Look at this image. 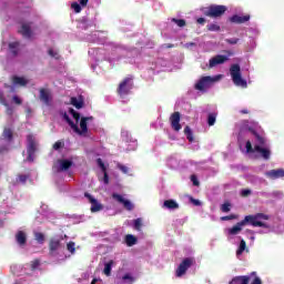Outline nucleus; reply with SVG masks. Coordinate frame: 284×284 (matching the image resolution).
I'll return each instance as SVG.
<instances>
[{"instance_id": "57", "label": "nucleus", "mask_w": 284, "mask_h": 284, "mask_svg": "<svg viewBox=\"0 0 284 284\" xmlns=\"http://www.w3.org/2000/svg\"><path fill=\"white\" fill-rule=\"evenodd\" d=\"M103 183L104 185H108L110 183V175H108V173H103Z\"/></svg>"}, {"instance_id": "64", "label": "nucleus", "mask_w": 284, "mask_h": 284, "mask_svg": "<svg viewBox=\"0 0 284 284\" xmlns=\"http://www.w3.org/2000/svg\"><path fill=\"white\" fill-rule=\"evenodd\" d=\"M240 112H241V114H250V111L247 109H243Z\"/></svg>"}, {"instance_id": "51", "label": "nucleus", "mask_w": 284, "mask_h": 284, "mask_svg": "<svg viewBox=\"0 0 284 284\" xmlns=\"http://www.w3.org/2000/svg\"><path fill=\"white\" fill-rule=\"evenodd\" d=\"M72 119H74L77 123H79V120L81 119V113L72 110Z\"/></svg>"}, {"instance_id": "15", "label": "nucleus", "mask_w": 284, "mask_h": 284, "mask_svg": "<svg viewBox=\"0 0 284 284\" xmlns=\"http://www.w3.org/2000/svg\"><path fill=\"white\" fill-rule=\"evenodd\" d=\"M59 250H61V241L58 239H51L49 241V254L51 256H54V254H57V252H59Z\"/></svg>"}, {"instance_id": "14", "label": "nucleus", "mask_w": 284, "mask_h": 284, "mask_svg": "<svg viewBox=\"0 0 284 284\" xmlns=\"http://www.w3.org/2000/svg\"><path fill=\"white\" fill-rule=\"evenodd\" d=\"M171 128L175 132H180L181 130V113L179 111L174 112L170 116Z\"/></svg>"}, {"instance_id": "11", "label": "nucleus", "mask_w": 284, "mask_h": 284, "mask_svg": "<svg viewBox=\"0 0 284 284\" xmlns=\"http://www.w3.org/2000/svg\"><path fill=\"white\" fill-rule=\"evenodd\" d=\"M40 94H39V99L40 101L47 105L48 108H50V105H52V92H50L49 89H43L41 88L39 90Z\"/></svg>"}, {"instance_id": "34", "label": "nucleus", "mask_w": 284, "mask_h": 284, "mask_svg": "<svg viewBox=\"0 0 284 284\" xmlns=\"http://www.w3.org/2000/svg\"><path fill=\"white\" fill-rule=\"evenodd\" d=\"M248 276H250V281L253 278L251 284H263V281L261 280V277L256 275V272H252Z\"/></svg>"}, {"instance_id": "44", "label": "nucleus", "mask_w": 284, "mask_h": 284, "mask_svg": "<svg viewBox=\"0 0 284 284\" xmlns=\"http://www.w3.org/2000/svg\"><path fill=\"white\" fill-rule=\"evenodd\" d=\"M141 227H143V222L141 221V219L134 220V229L141 231Z\"/></svg>"}, {"instance_id": "53", "label": "nucleus", "mask_w": 284, "mask_h": 284, "mask_svg": "<svg viewBox=\"0 0 284 284\" xmlns=\"http://www.w3.org/2000/svg\"><path fill=\"white\" fill-rule=\"evenodd\" d=\"M12 101L13 103H16V105H21V103H23V101L21 100V98H19V95H13Z\"/></svg>"}, {"instance_id": "17", "label": "nucleus", "mask_w": 284, "mask_h": 284, "mask_svg": "<svg viewBox=\"0 0 284 284\" xmlns=\"http://www.w3.org/2000/svg\"><path fill=\"white\" fill-rule=\"evenodd\" d=\"M19 34H22L24 39H32V28L28 23H23L21 28L18 30Z\"/></svg>"}, {"instance_id": "36", "label": "nucleus", "mask_w": 284, "mask_h": 284, "mask_svg": "<svg viewBox=\"0 0 284 284\" xmlns=\"http://www.w3.org/2000/svg\"><path fill=\"white\" fill-rule=\"evenodd\" d=\"M206 30H209V32H221V26L211 23L206 26Z\"/></svg>"}, {"instance_id": "63", "label": "nucleus", "mask_w": 284, "mask_h": 284, "mask_svg": "<svg viewBox=\"0 0 284 284\" xmlns=\"http://www.w3.org/2000/svg\"><path fill=\"white\" fill-rule=\"evenodd\" d=\"M67 248H68L70 252H72V242H69V243L67 244Z\"/></svg>"}, {"instance_id": "31", "label": "nucleus", "mask_w": 284, "mask_h": 284, "mask_svg": "<svg viewBox=\"0 0 284 284\" xmlns=\"http://www.w3.org/2000/svg\"><path fill=\"white\" fill-rule=\"evenodd\" d=\"M63 148H65V141L64 140H58L53 145L52 149L55 152H59V150H63Z\"/></svg>"}, {"instance_id": "55", "label": "nucleus", "mask_w": 284, "mask_h": 284, "mask_svg": "<svg viewBox=\"0 0 284 284\" xmlns=\"http://www.w3.org/2000/svg\"><path fill=\"white\" fill-rule=\"evenodd\" d=\"M250 194H252L250 189H244L241 191V196H250Z\"/></svg>"}, {"instance_id": "37", "label": "nucleus", "mask_w": 284, "mask_h": 284, "mask_svg": "<svg viewBox=\"0 0 284 284\" xmlns=\"http://www.w3.org/2000/svg\"><path fill=\"white\" fill-rule=\"evenodd\" d=\"M98 168L102 171V174L108 173V166H105V163H103V160L101 158L97 159Z\"/></svg>"}, {"instance_id": "10", "label": "nucleus", "mask_w": 284, "mask_h": 284, "mask_svg": "<svg viewBox=\"0 0 284 284\" xmlns=\"http://www.w3.org/2000/svg\"><path fill=\"white\" fill-rule=\"evenodd\" d=\"M92 116H83L80 120V129L77 124H72V130L80 134L81 136L88 134V121H91Z\"/></svg>"}, {"instance_id": "25", "label": "nucleus", "mask_w": 284, "mask_h": 284, "mask_svg": "<svg viewBox=\"0 0 284 284\" xmlns=\"http://www.w3.org/2000/svg\"><path fill=\"white\" fill-rule=\"evenodd\" d=\"M88 2H89V0H79L80 4L78 2H73L72 9L74 10V12H77V14H79V12H81L82 8L88 7Z\"/></svg>"}, {"instance_id": "21", "label": "nucleus", "mask_w": 284, "mask_h": 284, "mask_svg": "<svg viewBox=\"0 0 284 284\" xmlns=\"http://www.w3.org/2000/svg\"><path fill=\"white\" fill-rule=\"evenodd\" d=\"M11 81H12L13 85H19L20 88H26V85H28V83H29L28 79H26L23 77H19V75H13L11 78Z\"/></svg>"}, {"instance_id": "7", "label": "nucleus", "mask_w": 284, "mask_h": 284, "mask_svg": "<svg viewBox=\"0 0 284 284\" xmlns=\"http://www.w3.org/2000/svg\"><path fill=\"white\" fill-rule=\"evenodd\" d=\"M193 263L194 261L191 257L184 258L178 266L175 271V276H178V278H181V276H183L187 272V270L192 267Z\"/></svg>"}, {"instance_id": "56", "label": "nucleus", "mask_w": 284, "mask_h": 284, "mask_svg": "<svg viewBox=\"0 0 284 284\" xmlns=\"http://www.w3.org/2000/svg\"><path fill=\"white\" fill-rule=\"evenodd\" d=\"M6 108H7V114L9 115V116H12V114H14V109H12L10 105H6Z\"/></svg>"}, {"instance_id": "18", "label": "nucleus", "mask_w": 284, "mask_h": 284, "mask_svg": "<svg viewBox=\"0 0 284 284\" xmlns=\"http://www.w3.org/2000/svg\"><path fill=\"white\" fill-rule=\"evenodd\" d=\"M16 241L20 247H26V243H28V235L23 231H18L16 234Z\"/></svg>"}, {"instance_id": "39", "label": "nucleus", "mask_w": 284, "mask_h": 284, "mask_svg": "<svg viewBox=\"0 0 284 284\" xmlns=\"http://www.w3.org/2000/svg\"><path fill=\"white\" fill-rule=\"evenodd\" d=\"M216 123V113H210L207 115V125L212 126Z\"/></svg>"}, {"instance_id": "47", "label": "nucleus", "mask_w": 284, "mask_h": 284, "mask_svg": "<svg viewBox=\"0 0 284 284\" xmlns=\"http://www.w3.org/2000/svg\"><path fill=\"white\" fill-rule=\"evenodd\" d=\"M48 54L51 55L53 59H60L61 55H59V52L53 51L52 49H49Z\"/></svg>"}, {"instance_id": "32", "label": "nucleus", "mask_w": 284, "mask_h": 284, "mask_svg": "<svg viewBox=\"0 0 284 284\" xmlns=\"http://www.w3.org/2000/svg\"><path fill=\"white\" fill-rule=\"evenodd\" d=\"M34 239L40 245H43V243H45V235L41 232H36Z\"/></svg>"}, {"instance_id": "24", "label": "nucleus", "mask_w": 284, "mask_h": 284, "mask_svg": "<svg viewBox=\"0 0 284 284\" xmlns=\"http://www.w3.org/2000/svg\"><path fill=\"white\" fill-rule=\"evenodd\" d=\"M229 284H250V276L240 275L232 278Z\"/></svg>"}, {"instance_id": "60", "label": "nucleus", "mask_w": 284, "mask_h": 284, "mask_svg": "<svg viewBox=\"0 0 284 284\" xmlns=\"http://www.w3.org/2000/svg\"><path fill=\"white\" fill-rule=\"evenodd\" d=\"M0 102L2 103V105H8V103L6 102V98L3 97L2 92H0Z\"/></svg>"}, {"instance_id": "52", "label": "nucleus", "mask_w": 284, "mask_h": 284, "mask_svg": "<svg viewBox=\"0 0 284 284\" xmlns=\"http://www.w3.org/2000/svg\"><path fill=\"white\" fill-rule=\"evenodd\" d=\"M122 280L129 281L130 284L134 283V277H132L130 274L123 275Z\"/></svg>"}, {"instance_id": "46", "label": "nucleus", "mask_w": 284, "mask_h": 284, "mask_svg": "<svg viewBox=\"0 0 284 284\" xmlns=\"http://www.w3.org/2000/svg\"><path fill=\"white\" fill-rule=\"evenodd\" d=\"M62 118L64 121H67V123L70 125V128H72V119H70V115H68L67 112L62 113Z\"/></svg>"}, {"instance_id": "4", "label": "nucleus", "mask_w": 284, "mask_h": 284, "mask_svg": "<svg viewBox=\"0 0 284 284\" xmlns=\"http://www.w3.org/2000/svg\"><path fill=\"white\" fill-rule=\"evenodd\" d=\"M246 152L247 154L258 152L264 161H270V158L272 156V151H270V149L262 148L261 145H255L253 149L250 140L246 141Z\"/></svg>"}, {"instance_id": "43", "label": "nucleus", "mask_w": 284, "mask_h": 284, "mask_svg": "<svg viewBox=\"0 0 284 284\" xmlns=\"http://www.w3.org/2000/svg\"><path fill=\"white\" fill-rule=\"evenodd\" d=\"M255 136V139H256V142L258 143L257 145H265V138H263V136H261V134H256V135H254Z\"/></svg>"}, {"instance_id": "49", "label": "nucleus", "mask_w": 284, "mask_h": 284, "mask_svg": "<svg viewBox=\"0 0 284 284\" xmlns=\"http://www.w3.org/2000/svg\"><path fill=\"white\" fill-rule=\"evenodd\" d=\"M230 207H231V204L226 202V203L222 204L221 211L227 213L231 210Z\"/></svg>"}, {"instance_id": "29", "label": "nucleus", "mask_w": 284, "mask_h": 284, "mask_svg": "<svg viewBox=\"0 0 284 284\" xmlns=\"http://www.w3.org/2000/svg\"><path fill=\"white\" fill-rule=\"evenodd\" d=\"M19 45L20 43L18 41L9 43V49L11 50L13 57H17V54H19Z\"/></svg>"}, {"instance_id": "19", "label": "nucleus", "mask_w": 284, "mask_h": 284, "mask_svg": "<svg viewBox=\"0 0 284 284\" xmlns=\"http://www.w3.org/2000/svg\"><path fill=\"white\" fill-rule=\"evenodd\" d=\"M229 21L231 23H247V21H250V16H239V14H234L231 18H229Z\"/></svg>"}, {"instance_id": "38", "label": "nucleus", "mask_w": 284, "mask_h": 284, "mask_svg": "<svg viewBox=\"0 0 284 284\" xmlns=\"http://www.w3.org/2000/svg\"><path fill=\"white\" fill-rule=\"evenodd\" d=\"M98 168L102 171V174L108 173V166H105V163H103V160L101 158L97 159Z\"/></svg>"}, {"instance_id": "22", "label": "nucleus", "mask_w": 284, "mask_h": 284, "mask_svg": "<svg viewBox=\"0 0 284 284\" xmlns=\"http://www.w3.org/2000/svg\"><path fill=\"white\" fill-rule=\"evenodd\" d=\"M266 176L268 179H283L284 170L283 169L271 170V171L266 172Z\"/></svg>"}, {"instance_id": "23", "label": "nucleus", "mask_w": 284, "mask_h": 284, "mask_svg": "<svg viewBox=\"0 0 284 284\" xmlns=\"http://www.w3.org/2000/svg\"><path fill=\"white\" fill-rule=\"evenodd\" d=\"M72 105L73 108H75L77 110H81L82 108H84L85 105V99L83 98V95H79L78 98H72Z\"/></svg>"}, {"instance_id": "13", "label": "nucleus", "mask_w": 284, "mask_h": 284, "mask_svg": "<svg viewBox=\"0 0 284 284\" xmlns=\"http://www.w3.org/2000/svg\"><path fill=\"white\" fill-rule=\"evenodd\" d=\"M112 199L118 201V203L123 204L124 210H128V212H132V210H134V204L130 200H125L123 195L113 193Z\"/></svg>"}, {"instance_id": "8", "label": "nucleus", "mask_w": 284, "mask_h": 284, "mask_svg": "<svg viewBox=\"0 0 284 284\" xmlns=\"http://www.w3.org/2000/svg\"><path fill=\"white\" fill-rule=\"evenodd\" d=\"M214 81L216 80L210 75L202 77L197 83H195V90L203 92L204 90H207V88H212V83H214Z\"/></svg>"}, {"instance_id": "48", "label": "nucleus", "mask_w": 284, "mask_h": 284, "mask_svg": "<svg viewBox=\"0 0 284 284\" xmlns=\"http://www.w3.org/2000/svg\"><path fill=\"white\" fill-rule=\"evenodd\" d=\"M39 265H41V261H39V260H33L32 262H31V270H37V267H39Z\"/></svg>"}, {"instance_id": "35", "label": "nucleus", "mask_w": 284, "mask_h": 284, "mask_svg": "<svg viewBox=\"0 0 284 284\" xmlns=\"http://www.w3.org/2000/svg\"><path fill=\"white\" fill-rule=\"evenodd\" d=\"M113 264H114V262H113V261H110V262H108V263L104 265L103 272H104L105 276H110V274H112V265H113Z\"/></svg>"}, {"instance_id": "26", "label": "nucleus", "mask_w": 284, "mask_h": 284, "mask_svg": "<svg viewBox=\"0 0 284 284\" xmlns=\"http://www.w3.org/2000/svg\"><path fill=\"white\" fill-rule=\"evenodd\" d=\"M163 207H166V210H179V203L174 200H165Z\"/></svg>"}, {"instance_id": "61", "label": "nucleus", "mask_w": 284, "mask_h": 284, "mask_svg": "<svg viewBox=\"0 0 284 284\" xmlns=\"http://www.w3.org/2000/svg\"><path fill=\"white\" fill-rule=\"evenodd\" d=\"M196 23H199L200 26H205V18H199L196 20Z\"/></svg>"}, {"instance_id": "42", "label": "nucleus", "mask_w": 284, "mask_h": 284, "mask_svg": "<svg viewBox=\"0 0 284 284\" xmlns=\"http://www.w3.org/2000/svg\"><path fill=\"white\" fill-rule=\"evenodd\" d=\"M236 219H239V215H236V214H231V215L222 216V217H221V221H234V220H236Z\"/></svg>"}, {"instance_id": "30", "label": "nucleus", "mask_w": 284, "mask_h": 284, "mask_svg": "<svg viewBox=\"0 0 284 284\" xmlns=\"http://www.w3.org/2000/svg\"><path fill=\"white\" fill-rule=\"evenodd\" d=\"M247 250V243H245V240H241L239 248L236 251V256H241Z\"/></svg>"}, {"instance_id": "5", "label": "nucleus", "mask_w": 284, "mask_h": 284, "mask_svg": "<svg viewBox=\"0 0 284 284\" xmlns=\"http://www.w3.org/2000/svg\"><path fill=\"white\" fill-rule=\"evenodd\" d=\"M37 138H34L32 134L27 135V161L29 163L34 162V154L37 153Z\"/></svg>"}, {"instance_id": "40", "label": "nucleus", "mask_w": 284, "mask_h": 284, "mask_svg": "<svg viewBox=\"0 0 284 284\" xmlns=\"http://www.w3.org/2000/svg\"><path fill=\"white\" fill-rule=\"evenodd\" d=\"M256 128H258V123H254L253 126L246 125L247 132H251L253 136L258 134V132H256Z\"/></svg>"}, {"instance_id": "6", "label": "nucleus", "mask_w": 284, "mask_h": 284, "mask_svg": "<svg viewBox=\"0 0 284 284\" xmlns=\"http://www.w3.org/2000/svg\"><path fill=\"white\" fill-rule=\"evenodd\" d=\"M70 168H72L71 160L58 159L53 162L52 171L59 174L61 172H68Z\"/></svg>"}, {"instance_id": "2", "label": "nucleus", "mask_w": 284, "mask_h": 284, "mask_svg": "<svg viewBox=\"0 0 284 284\" xmlns=\"http://www.w3.org/2000/svg\"><path fill=\"white\" fill-rule=\"evenodd\" d=\"M227 12V7L223 4H211L204 10V17L210 19H221Z\"/></svg>"}, {"instance_id": "27", "label": "nucleus", "mask_w": 284, "mask_h": 284, "mask_svg": "<svg viewBox=\"0 0 284 284\" xmlns=\"http://www.w3.org/2000/svg\"><path fill=\"white\" fill-rule=\"evenodd\" d=\"M2 136L3 139H6V141H9V143H11L12 139H14V133L12 132V129L4 128Z\"/></svg>"}, {"instance_id": "33", "label": "nucleus", "mask_w": 284, "mask_h": 284, "mask_svg": "<svg viewBox=\"0 0 284 284\" xmlns=\"http://www.w3.org/2000/svg\"><path fill=\"white\" fill-rule=\"evenodd\" d=\"M184 134H185L187 141H190V143H192V141H194V135H193L192 129L190 126L186 125L184 128Z\"/></svg>"}, {"instance_id": "58", "label": "nucleus", "mask_w": 284, "mask_h": 284, "mask_svg": "<svg viewBox=\"0 0 284 284\" xmlns=\"http://www.w3.org/2000/svg\"><path fill=\"white\" fill-rule=\"evenodd\" d=\"M191 181H192L193 185L199 186V179H196V175H192Z\"/></svg>"}, {"instance_id": "3", "label": "nucleus", "mask_w": 284, "mask_h": 284, "mask_svg": "<svg viewBox=\"0 0 284 284\" xmlns=\"http://www.w3.org/2000/svg\"><path fill=\"white\" fill-rule=\"evenodd\" d=\"M230 74L234 85L240 88H247V81L241 75V65L232 64L230 68Z\"/></svg>"}, {"instance_id": "54", "label": "nucleus", "mask_w": 284, "mask_h": 284, "mask_svg": "<svg viewBox=\"0 0 284 284\" xmlns=\"http://www.w3.org/2000/svg\"><path fill=\"white\" fill-rule=\"evenodd\" d=\"M18 179H19L20 183H26L28 181V175L20 174V175H18Z\"/></svg>"}, {"instance_id": "59", "label": "nucleus", "mask_w": 284, "mask_h": 284, "mask_svg": "<svg viewBox=\"0 0 284 284\" xmlns=\"http://www.w3.org/2000/svg\"><path fill=\"white\" fill-rule=\"evenodd\" d=\"M190 201H191V203H193V205H196V206L201 205V201H199L194 197H190Z\"/></svg>"}, {"instance_id": "12", "label": "nucleus", "mask_w": 284, "mask_h": 284, "mask_svg": "<svg viewBox=\"0 0 284 284\" xmlns=\"http://www.w3.org/2000/svg\"><path fill=\"white\" fill-rule=\"evenodd\" d=\"M85 199H88L89 203L91 204L90 211L92 213L101 212L103 210V204L99 203L98 199H94L92 194L90 193H84Z\"/></svg>"}, {"instance_id": "20", "label": "nucleus", "mask_w": 284, "mask_h": 284, "mask_svg": "<svg viewBox=\"0 0 284 284\" xmlns=\"http://www.w3.org/2000/svg\"><path fill=\"white\" fill-rule=\"evenodd\" d=\"M243 224H241V222H237L236 225L226 229V234H229V236H236V234H240L243 230Z\"/></svg>"}, {"instance_id": "9", "label": "nucleus", "mask_w": 284, "mask_h": 284, "mask_svg": "<svg viewBox=\"0 0 284 284\" xmlns=\"http://www.w3.org/2000/svg\"><path fill=\"white\" fill-rule=\"evenodd\" d=\"M130 90H132V78H124L118 87V94L120 97H125L130 94Z\"/></svg>"}, {"instance_id": "62", "label": "nucleus", "mask_w": 284, "mask_h": 284, "mask_svg": "<svg viewBox=\"0 0 284 284\" xmlns=\"http://www.w3.org/2000/svg\"><path fill=\"white\" fill-rule=\"evenodd\" d=\"M163 48H166V49L174 48V44L172 43L163 44Z\"/></svg>"}, {"instance_id": "16", "label": "nucleus", "mask_w": 284, "mask_h": 284, "mask_svg": "<svg viewBox=\"0 0 284 284\" xmlns=\"http://www.w3.org/2000/svg\"><path fill=\"white\" fill-rule=\"evenodd\" d=\"M227 60H229L227 55L217 54L210 60L209 65L210 68H214L216 65H221L222 63H225V61Z\"/></svg>"}, {"instance_id": "41", "label": "nucleus", "mask_w": 284, "mask_h": 284, "mask_svg": "<svg viewBox=\"0 0 284 284\" xmlns=\"http://www.w3.org/2000/svg\"><path fill=\"white\" fill-rule=\"evenodd\" d=\"M172 22H173V23H176V26H178L179 28H185V26H186V22H185V20H183V19L173 18V19H172Z\"/></svg>"}, {"instance_id": "28", "label": "nucleus", "mask_w": 284, "mask_h": 284, "mask_svg": "<svg viewBox=\"0 0 284 284\" xmlns=\"http://www.w3.org/2000/svg\"><path fill=\"white\" fill-rule=\"evenodd\" d=\"M136 236L132 235V234H128L125 236V243L128 245V247H132L133 245H136Z\"/></svg>"}, {"instance_id": "45", "label": "nucleus", "mask_w": 284, "mask_h": 284, "mask_svg": "<svg viewBox=\"0 0 284 284\" xmlns=\"http://www.w3.org/2000/svg\"><path fill=\"white\" fill-rule=\"evenodd\" d=\"M239 41H240L239 38L225 39V43H229V45H236V43H239Z\"/></svg>"}, {"instance_id": "50", "label": "nucleus", "mask_w": 284, "mask_h": 284, "mask_svg": "<svg viewBox=\"0 0 284 284\" xmlns=\"http://www.w3.org/2000/svg\"><path fill=\"white\" fill-rule=\"evenodd\" d=\"M118 168L121 172H123V174H128V172H130V169L123 164H118Z\"/></svg>"}, {"instance_id": "1", "label": "nucleus", "mask_w": 284, "mask_h": 284, "mask_svg": "<svg viewBox=\"0 0 284 284\" xmlns=\"http://www.w3.org/2000/svg\"><path fill=\"white\" fill-rule=\"evenodd\" d=\"M270 216L263 214V213H257L255 215H246L244 220L240 221L241 225L245 227V225H252L253 227H270L267 224H265L262 221H267Z\"/></svg>"}]
</instances>
